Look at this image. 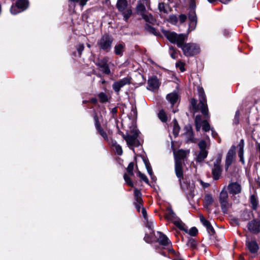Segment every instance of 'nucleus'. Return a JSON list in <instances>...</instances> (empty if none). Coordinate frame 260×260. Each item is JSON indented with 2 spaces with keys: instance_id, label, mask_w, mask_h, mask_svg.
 Listing matches in <instances>:
<instances>
[{
  "instance_id": "f257e3e1",
  "label": "nucleus",
  "mask_w": 260,
  "mask_h": 260,
  "mask_svg": "<svg viewBox=\"0 0 260 260\" xmlns=\"http://www.w3.org/2000/svg\"><path fill=\"white\" fill-rule=\"evenodd\" d=\"M199 97V103L197 104V101L192 98L191 100V105L194 112L200 111L205 116L208 115V109L207 105L206 95L202 87H197Z\"/></svg>"
},
{
  "instance_id": "f03ea898",
  "label": "nucleus",
  "mask_w": 260,
  "mask_h": 260,
  "mask_svg": "<svg viewBox=\"0 0 260 260\" xmlns=\"http://www.w3.org/2000/svg\"><path fill=\"white\" fill-rule=\"evenodd\" d=\"M165 218L169 222H173L180 230L186 231L184 223L176 215L172 207L168 206L164 212Z\"/></svg>"
},
{
  "instance_id": "7ed1b4c3",
  "label": "nucleus",
  "mask_w": 260,
  "mask_h": 260,
  "mask_svg": "<svg viewBox=\"0 0 260 260\" xmlns=\"http://www.w3.org/2000/svg\"><path fill=\"white\" fill-rule=\"evenodd\" d=\"M161 31L163 35L170 42L176 44L178 47L184 42L185 36L183 34L178 35L174 32H170L163 29H161Z\"/></svg>"
},
{
  "instance_id": "20e7f679",
  "label": "nucleus",
  "mask_w": 260,
  "mask_h": 260,
  "mask_svg": "<svg viewBox=\"0 0 260 260\" xmlns=\"http://www.w3.org/2000/svg\"><path fill=\"white\" fill-rule=\"evenodd\" d=\"M131 0H118L117 8L122 12V15L125 21H127L132 14L131 8L128 6Z\"/></svg>"
},
{
  "instance_id": "39448f33",
  "label": "nucleus",
  "mask_w": 260,
  "mask_h": 260,
  "mask_svg": "<svg viewBox=\"0 0 260 260\" xmlns=\"http://www.w3.org/2000/svg\"><path fill=\"white\" fill-rule=\"evenodd\" d=\"M132 134H128L126 135H123V137L126 141L129 147L134 151L133 147H138L140 145V143L138 140L139 132L137 128H134L131 131Z\"/></svg>"
},
{
  "instance_id": "423d86ee",
  "label": "nucleus",
  "mask_w": 260,
  "mask_h": 260,
  "mask_svg": "<svg viewBox=\"0 0 260 260\" xmlns=\"http://www.w3.org/2000/svg\"><path fill=\"white\" fill-rule=\"evenodd\" d=\"M113 41V39L111 36L105 34L98 40L97 45L101 50L109 52L111 49Z\"/></svg>"
},
{
  "instance_id": "0eeeda50",
  "label": "nucleus",
  "mask_w": 260,
  "mask_h": 260,
  "mask_svg": "<svg viewBox=\"0 0 260 260\" xmlns=\"http://www.w3.org/2000/svg\"><path fill=\"white\" fill-rule=\"evenodd\" d=\"M179 48H181L184 54L186 56H193L200 51L199 46L194 43L184 44L183 42Z\"/></svg>"
},
{
  "instance_id": "6e6552de",
  "label": "nucleus",
  "mask_w": 260,
  "mask_h": 260,
  "mask_svg": "<svg viewBox=\"0 0 260 260\" xmlns=\"http://www.w3.org/2000/svg\"><path fill=\"white\" fill-rule=\"evenodd\" d=\"M219 201L220 204L222 211L224 213H227L229 209L231 207V204L229 202V196L226 190L222 189L219 196Z\"/></svg>"
},
{
  "instance_id": "1a4fd4ad",
  "label": "nucleus",
  "mask_w": 260,
  "mask_h": 260,
  "mask_svg": "<svg viewBox=\"0 0 260 260\" xmlns=\"http://www.w3.org/2000/svg\"><path fill=\"white\" fill-rule=\"evenodd\" d=\"M200 151L196 157V160L198 162H201L207 157L208 151L206 150L207 143L205 140H201L198 144Z\"/></svg>"
},
{
  "instance_id": "9d476101",
  "label": "nucleus",
  "mask_w": 260,
  "mask_h": 260,
  "mask_svg": "<svg viewBox=\"0 0 260 260\" xmlns=\"http://www.w3.org/2000/svg\"><path fill=\"white\" fill-rule=\"evenodd\" d=\"M28 7V1L27 0H18L17 1L15 6H12L11 8V13L16 15L21 12Z\"/></svg>"
},
{
  "instance_id": "9b49d317",
  "label": "nucleus",
  "mask_w": 260,
  "mask_h": 260,
  "mask_svg": "<svg viewBox=\"0 0 260 260\" xmlns=\"http://www.w3.org/2000/svg\"><path fill=\"white\" fill-rule=\"evenodd\" d=\"M188 19L189 21L188 30L191 31L193 30L197 26V17L194 10H191L188 14Z\"/></svg>"
},
{
  "instance_id": "f8f14e48",
  "label": "nucleus",
  "mask_w": 260,
  "mask_h": 260,
  "mask_svg": "<svg viewBox=\"0 0 260 260\" xmlns=\"http://www.w3.org/2000/svg\"><path fill=\"white\" fill-rule=\"evenodd\" d=\"M108 58L104 57L102 59H99L96 63V65L101 69V70L106 74L110 73V70L108 65Z\"/></svg>"
},
{
  "instance_id": "ddd939ff",
  "label": "nucleus",
  "mask_w": 260,
  "mask_h": 260,
  "mask_svg": "<svg viewBox=\"0 0 260 260\" xmlns=\"http://www.w3.org/2000/svg\"><path fill=\"white\" fill-rule=\"evenodd\" d=\"M235 146H232L226 154L225 164V169L226 171L229 169V167L232 165L233 161L235 155Z\"/></svg>"
},
{
  "instance_id": "4468645a",
  "label": "nucleus",
  "mask_w": 260,
  "mask_h": 260,
  "mask_svg": "<svg viewBox=\"0 0 260 260\" xmlns=\"http://www.w3.org/2000/svg\"><path fill=\"white\" fill-rule=\"evenodd\" d=\"M249 231L253 234H257L260 232V220L253 219L249 222L247 225Z\"/></svg>"
},
{
  "instance_id": "2eb2a0df",
  "label": "nucleus",
  "mask_w": 260,
  "mask_h": 260,
  "mask_svg": "<svg viewBox=\"0 0 260 260\" xmlns=\"http://www.w3.org/2000/svg\"><path fill=\"white\" fill-rule=\"evenodd\" d=\"M93 118H94L95 127L98 133L105 140H106L107 141H109V139H108L107 133L103 129V128L101 127L100 122L98 120V116L96 115V114H95L94 115Z\"/></svg>"
},
{
  "instance_id": "dca6fc26",
  "label": "nucleus",
  "mask_w": 260,
  "mask_h": 260,
  "mask_svg": "<svg viewBox=\"0 0 260 260\" xmlns=\"http://www.w3.org/2000/svg\"><path fill=\"white\" fill-rule=\"evenodd\" d=\"M134 196L135 199V205L137 210L138 212H140L141 208H142V193L137 189H135L134 190Z\"/></svg>"
},
{
  "instance_id": "f3484780",
  "label": "nucleus",
  "mask_w": 260,
  "mask_h": 260,
  "mask_svg": "<svg viewBox=\"0 0 260 260\" xmlns=\"http://www.w3.org/2000/svg\"><path fill=\"white\" fill-rule=\"evenodd\" d=\"M228 189L230 194H237L241 192V186L238 182H232L228 185Z\"/></svg>"
},
{
  "instance_id": "a211bd4d",
  "label": "nucleus",
  "mask_w": 260,
  "mask_h": 260,
  "mask_svg": "<svg viewBox=\"0 0 260 260\" xmlns=\"http://www.w3.org/2000/svg\"><path fill=\"white\" fill-rule=\"evenodd\" d=\"M200 221L205 226L209 235H213L215 234V231L210 222L207 220L203 215L200 216Z\"/></svg>"
},
{
  "instance_id": "6ab92c4d",
  "label": "nucleus",
  "mask_w": 260,
  "mask_h": 260,
  "mask_svg": "<svg viewBox=\"0 0 260 260\" xmlns=\"http://www.w3.org/2000/svg\"><path fill=\"white\" fill-rule=\"evenodd\" d=\"M157 241L158 243L163 246H168L171 244V242L166 235L160 232H157Z\"/></svg>"
},
{
  "instance_id": "aec40b11",
  "label": "nucleus",
  "mask_w": 260,
  "mask_h": 260,
  "mask_svg": "<svg viewBox=\"0 0 260 260\" xmlns=\"http://www.w3.org/2000/svg\"><path fill=\"white\" fill-rule=\"evenodd\" d=\"M246 244L251 253L255 254L257 252L259 249L258 245L255 241L247 240Z\"/></svg>"
},
{
  "instance_id": "412c9836",
  "label": "nucleus",
  "mask_w": 260,
  "mask_h": 260,
  "mask_svg": "<svg viewBox=\"0 0 260 260\" xmlns=\"http://www.w3.org/2000/svg\"><path fill=\"white\" fill-rule=\"evenodd\" d=\"M175 173L177 177L180 180L183 177L182 162L180 159H177L175 161Z\"/></svg>"
},
{
  "instance_id": "4be33fe9",
  "label": "nucleus",
  "mask_w": 260,
  "mask_h": 260,
  "mask_svg": "<svg viewBox=\"0 0 260 260\" xmlns=\"http://www.w3.org/2000/svg\"><path fill=\"white\" fill-rule=\"evenodd\" d=\"M148 1L147 0H142L140 1L137 6L136 9L137 13L141 16L145 14L146 8L145 5H147Z\"/></svg>"
},
{
  "instance_id": "5701e85b",
  "label": "nucleus",
  "mask_w": 260,
  "mask_h": 260,
  "mask_svg": "<svg viewBox=\"0 0 260 260\" xmlns=\"http://www.w3.org/2000/svg\"><path fill=\"white\" fill-rule=\"evenodd\" d=\"M222 172L221 166H213L212 169V174L214 180H218L220 178Z\"/></svg>"
},
{
  "instance_id": "b1692460",
  "label": "nucleus",
  "mask_w": 260,
  "mask_h": 260,
  "mask_svg": "<svg viewBox=\"0 0 260 260\" xmlns=\"http://www.w3.org/2000/svg\"><path fill=\"white\" fill-rule=\"evenodd\" d=\"M124 47L125 44L123 43L116 45L114 47V53L117 55L122 56Z\"/></svg>"
},
{
  "instance_id": "393cba45",
  "label": "nucleus",
  "mask_w": 260,
  "mask_h": 260,
  "mask_svg": "<svg viewBox=\"0 0 260 260\" xmlns=\"http://www.w3.org/2000/svg\"><path fill=\"white\" fill-rule=\"evenodd\" d=\"M109 143L114 147L115 152L119 155L122 154L123 151L121 147L117 144L116 141L111 140Z\"/></svg>"
},
{
  "instance_id": "a878e982",
  "label": "nucleus",
  "mask_w": 260,
  "mask_h": 260,
  "mask_svg": "<svg viewBox=\"0 0 260 260\" xmlns=\"http://www.w3.org/2000/svg\"><path fill=\"white\" fill-rule=\"evenodd\" d=\"M166 98L172 105H174L176 103L178 96L176 93L172 92L168 94Z\"/></svg>"
},
{
  "instance_id": "bb28decb",
  "label": "nucleus",
  "mask_w": 260,
  "mask_h": 260,
  "mask_svg": "<svg viewBox=\"0 0 260 260\" xmlns=\"http://www.w3.org/2000/svg\"><path fill=\"white\" fill-rule=\"evenodd\" d=\"M159 86V82H148L146 87L149 90L155 91L157 90Z\"/></svg>"
},
{
  "instance_id": "cd10ccee",
  "label": "nucleus",
  "mask_w": 260,
  "mask_h": 260,
  "mask_svg": "<svg viewBox=\"0 0 260 260\" xmlns=\"http://www.w3.org/2000/svg\"><path fill=\"white\" fill-rule=\"evenodd\" d=\"M186 151L183 150H179L175 154V161L177 159H180L181 161L182 159H184L186 157Z\"/></svg>"
},
{
  "instance_id": "c85d7f7f",
  "label": "nucleus",
  "mask_w": 260,
  "mask_h": 260,
  "mask_svg": "<svg viewBox=\"0 0 260 260\" xmlns=\"http://www.w3.org/2000/svg\"><path fill=\"white\" fill-rule=\"evenodd\" d=\"M213 202V199L212 196L210 194H207L204 198V205L205 207L207 208L209 206L211 205Z\"/></svg>"
},
{
  "instance_id": "c756f323",
  "label": "nucleus",
  "mask_w": 260,
  "mask_h": 260,
  "mask_svg": "<svg viewBox=\"0 0 260 260\" xmlns=\"http://www.w3.org/2000/svg\"><path fill=\"white\" fill-rule=\"evenodd\" d=\"M158 117L162 122H166L168 120V116L164 110H161L158 113Z\"/></svg>"
},
{
  "instance_id": "7c9ffc66",
  "label": "nucleus",
  "mask_w": 260,
  "mask_h": 260,
  "mask_svg": "<svg viewBox=\"0 0 260 260\" xmlns=\"http://www.w3.org/2000/svg\"><path fill=\"white\" fill-rule=\"evenodd\" d=\"M142 18L147 22L151 24H154L155 22V19L150 14H144L142 16Z\"/></svg>"
},
{
  "instance_id": "2f4dec72",
  "label": "nucleus",
  "mask_w": 260,
  "mask_h": 260,
  "mask_svg": "<svg viewBox=\"0 0 260 260\" xmlns=\"http://www.w3.org/2000/svg\"><path fill=\"white\" fill-rule=\"evenodd\" d=\"M143 161L147 169L148 173L151 176V178L153 179V171L150 164L149 163L148 159H143Z\"/></svg>"
},
{
  "instance_id": "473e14b6",
  "label": "nucleus",
  "mask_w": 260,
  "mask_h": 260,
  "mask_svg": "<svg viewBox=\"0 0 260 260\" xmlns=\"http://www.w3.org/2000/svg\"><path fill=\"white\" fill-rule=\"evenodd\" d=\"M250 200L252 209L253 210H256L258 205V201L256 197L254 194L251 195L250 196Z\"/></svg>"
},
{
  "instance_id": "72a5a7b5",
  "label": "nucleus",
  "mask_w": 260,
  "mask_h": 260,
  "mask_svg": "<svg viewBox=\"0 0 260 260\" xmlns=\"http://www.w3.org/2000/svg\"><path fill=\"white\" fill-rule=\"evenodd\" d=\"M131 82H114L113 84V88L116 92H118L120 88L123 87L126 83H130Z\"/></svg>"
},
{
  "instance_id": "f704fd0d",
  "label": "nucleus",
  "mask_w": 260,
  "mask_h": 260,
  "mask_svg": "<svg viewBox=\"0 0 260 260\" xmlns=\"http://www.w3.org/2000/svg\"><path fill=\"white\" fill-rule=\"evenodd\" d=\"M187 196L188 198H192L194 196V186L193 185H189L188 187H187V189L185 190Z\"/></svg>"
},
{
  "instance_id": "c9c22d12",
  "label": "nucleus",
  "mask_w": 260,
  "mask_h": 260,
  "mask_svg": "<svg viewBox=\"0 0 260 260\" xmlns=\"http://www.w3.org/2000/svg\"><path fill=\"white\" fill-rule=\"evenodd\" d=\"M174 126H173V134L175 137H177L179 134L180 131L179 126L177 123L176 119L173 120Z\"/></svg>"
},
{
  "instance_id": "e433bc0d",
  "label": "nucleus",
  "mask_w": 260,
  "mask_h": 260,
  "mask_svg": "<svg viewBox=\"0 0 260 260\" xmlns=\"http://www.w3.org/2000/svg\"><path fill=\"white\" fill-rule=\"evenodd\" d=\"M100 101L101 103H106L108 101V96L104 92H101L98 95Z\"/></svg>"
},
{
  "instance_id": "4c0bfd02",
  "label": "nucleus",
  "mask_w": 260,
  "mask_h": 260,
  "mask_svg": "<svg viewBox=\"0 0 260 260\" xmlns=\"http://www.w3.org/2000/svg\"><path fill=\"white\" fill-rule=\"evenodd\" d=\"M202 129L205 132H208L210 129V126L207 120H203L202 124Z\"/></svg>"
},
{
  "instance_id": "58836bf2",
  "label": "nucleus",
  "mask_w": 260,
  "mask_h": 260,
  "mask_svg": "<svg viewBox=\"0 0 260 260\" xmlns=\"http://www.w3.org/2000/svg\"><path fill=\"white\" fill-rule=\"evenodd\" d=\"M187 244L193 249L196 248L197 247V242L193 239H189Z\"/></svg>"
},
{
  "instance_id": "ea45409f",
  "label": "nucleus",
  "mask_w": 260,
  "mask_h": 260,
  "mask_svg": "<svg viewBox=\"0 0 260 260\" xmlns=\"http://www.w3.org/2000/svg\"><path fill=\"white\" fill-rule=\"evenodd\" d=\"M134 163L133 162H130L128 166V167L126 168V170L127 173L129 175H133L134 172H133V169H134Z\"/></svg>"
},
{
  "instance_id": "a19ab883",
  "label": "nucleus",
  "mask_w": 260,
  "mask_h": 260,
  "mask_svg": "<svg viewBox=\"0 0 260 260\" xmlns=\"http://www.w3.org/2000/svg\"><path fill=\"white\" fill-rule=\"evenodd\" d=\"M146 226L152 232L153 229V222L152 220H149L148 219L145 220Z\"/></svg>"
},
{
  "instance_id": "79ce46f5",
  "label": "nucleus",
  "mask_w": 260,
  "mask_h": 260,
  "mask_svg": "<svg viewBox=\"0 0 260 260\" xmlns=\"http://www.w3.org/2000/svg\"><path fill=\"white\" fill-rule=\"evenodd\" d=\"M169 21L173 24H175L178 21V18L176 15H170L169 16Z\"/></svg>"
},
{
  "instance_id": "37998d69",
  "label": "nucleus",
  "mask_w": 260,
  "mask_h": 260,
  "mask_svg": "<svg viewBox=\"0 0 260 260\" xmlns=\"http://www.w3.org/2000/svg\"><path fill=\"white\" fill-rule=\"evenodd\" d=\"M185 64L182 61H178L176 63V66L177 68H179V69L180 70L181 72H183L185 71L184 68Z\"/></svg>"
},
{
  "instance_id": "c03bdc74",
  "label": "nucleus",
  "mask_w": 260,
  "mask_h": 260,
  "mask_svg": "<svg viewBox=\"0 0 260 260\" xmlns=\"http://www.w3.org/2000/svg\"><path fill=\"white\" fill-rule=\"evenodd\" d=\"M159 11L161 13H166L167 11L165 9V5L164 3H159L158 7Z\"/></svg>"
},
{
  "instance_id": "a18cd8bd",
  "label": "nucleus",
  "mask_w": 260,
  "mask_h": 260,
  "mask_svg": "<svg viewBox=\"0 0 260 260\" xmlns=\"http://www.w3.org/2000/svg\"><path fill=\"white\" fill-rule=\"evenodd\" d=\"M124 179L126 183L130 186H133V183L128 175L125 174L123 176Z\"/></svg>"
},
{
  "instance_id": "49530a36",
  "label": "nucleus",
  "mask_w": 260,
  "mask_h": 260,
  "mask_svg": "<svg viewBox=\"0 0 260 260\" xmlns=\"http://www.w3.org/2000/svg\"><path fill=\"white\" fill-rule=\"evenodd\" d=\"M77 50L78 51L79 55L80 56L82 54V51L84 49V46L83 44H79L76 47Z\"/></svg>"
},
{
  "instance_id": "de8ad7c7",
  "label": "nucleus",
  "mask_w": 260,
  "mask_h": 260,
  "mask_svg": "<svg viewBox=\"0 0 260 260\" xmlns=\"http://www.w3.org/2000/svg\"><path fill=\"white\" fill-rule=\"evenodd\" d=\"M222 155L221 154H219L217 156V158L214 162V166H220V164L221 161Z\"/></svg>"
},
{
  "instance_id": "09e8293b",
  "label": "nucleus",
  "mask_w": 260,
  "mask_h": 260,
  "mask_svg": "<svg viewBox=\"0 0 260 260\" xmlns=\"http://www.w3.org/2000/svg\"><path fill=\"white\" fill-rule=\"evenodd\" d=\"M198 233V230L196 227H192L189 231L188 234L192 236H194Z\"/></svg>"
},
{
  "instance_id": "8fccbe9b",
  "label": "nucleus",
  "mask_w": 260,
  "mask_h": 260,
  "mask_svg": "<svg viewBox=\"0 0 260 260\" xmlns=\"http://www.w3.org/2000/svg\"><path fill=\"white\" fill-rule=\"evenodd\" d=\"M139 176L141 178V179L143 180L145 183L148 184L149 180L147 178V177L145 175L141 173L140 172H138Z\"/></svg>"
},
{
  "instance_id": "3c124183",
  "label": "nucleus",
  "mask_w": 260,
  "mask_h": 260,
  "mask_svg": "<svg viewBox=\"0 0 260 260\" xmlns=\"http://www.w3.org/2000/svg\"><path fill=\"white\" fill-rule=\"evenodd\" d=\"M147 29H148V30L149 31L152 33L153 34H154L155 36H157L159 35V33L158 32H157L156 29L152 26H148L147 27Z\"/></svg>"
},
{
  "instance_id": "603ef678",
  "label": "nucleus",
  "mask_w": 260,
  "mask_h": 260,
  "mask_svg": "<svg viewBox=\"0 0 260 260\" xmlns=\"http://www.w3.org/2000/svg\"><path fill=\"white\" fill-rule=\"evenodd\" d=\"M169 48H170V53L171 56L173 59L176 58V51H175L174 48L172 46H170Z\"/></svg>"
},
{
  "instance_id": "864d4df0",
  "label": "nucleus",
  "mask_w": 260,
  "mask_h": 260,
  "mask_svg": "<svg viewBox=\"0 0 260 260\" xmlns=\"http://www.w3.org/2000/svg\"><path fill=\"white\" fill-rule=\"evenodd\" d=\"M203 121L202 119V116L200 115H197L195 118V124L199 123L203 124Z\"/></svg>"
},
{
  "instance_id": "5fc2aeb1",
  "label": "nucleus",
  "mask_w": 260,
  "mask_h": 260,
  "mask_svg": "<svg viewBox=\"0 0 260 260\" xmlns=\"http://www.w3.org/2000/svg\"><path fill=\"white\" fill-rule=\"evenodd\" d=\"M239 116H240V112L239 110H237L236 112L235 118H234V122L236 124H237L239 123Z\"/></svg>"
},
{
  "instance_id": "6e6d98bb",
  "label": "nucleus",
  "mask_w": 260,
  "mask_h": 260,
  "mask_svg": "<svg viewBox=\"0 0 260 260\" xmlns=\"http://www.w3.org/2000/svg\"><path fill=\"white\" fill-rule=\"evenodd\" d=\"M186 18H187V17L185 15L181 14L179 16V20H180V23L184 22L185 21V20H186Z\"/></svg>"
},
{
  "instance_id": "4d7b16f0",
  "label": "nucleus",
  "mask_w": 260,
  "mask_h": 260,
  "mask_svg": "<svg viewBox=\"0 0 260 260\" xmlns=\"http://www.w3.org/2000/svg\"><path fill=\"white\" fill-rule=\"evenodd\" d=\"M239 150L244 149V141L243 139H241L238 146Z\"/></svg>"
},
{
  "instance_id": "13d9d810",
  "label": "nucleus",
  "mask_w": 260,
  "mask_h": 260,
  "mask_svg": "<svg viewBox=\"0 0 260 260\" xmlns=\"http://www.w3.org/2000/svg\"><path fill=\"white\" fill-rule=\"evenodd\" d=\"M142 214L144 218L145 219V220H146V219H148V216H147V214L146 210L143 207L142 208Z\"/></svg>"
},
{
  "instance_id": "bf43d9fd",
  "label": "nucleus",
  "mask_w": 260,
  "mask_h": 260,
  "mask_svg": "<svg viewBox=\"0 0 260 260\" xmlns=\"http://www.w3.org/2000/svg\"><path fill=\"white\" fill-rule=\"evenodd\" d=\"M87 2V0H79L78 2H79L80 5L81 7L84 6Z\"/></svg>"
},
{
  "instance_id": "052dcab7",
  "label": "nucleus",
  "mask_w": 260,
  "mask_h": 260,
  "mask_svg": "<svg viewBox=\"0 0 260 260\" xmlns=\"http://www.w3.org/2000/svg\"><path fill=\"white\" fill-rule=\"evenodd\" d=\"M201 183L204 188L208 187L209 186V183L203 182L202 181H201Z\"/></svg>"
},
{
  "instance_id": "680f3d73",
  "label": "nucleus",
  "mask_w": 260,
  "mask_h": 260,
  "mask_svg": "<svg viewBox=\"0 0 260 260\" xmlns=\"http://www.w3.org/2000/svg\"><path fill=\"white\" fill-rule=\"evenodd\" d=\"M244 156V149L239 150L238 151V156Z\"/></svg>"
},
{
  "instance_id": "e2e57ef3",
  "label": "nucleus",
  "mask_w": 260,
  "mask_h": 260,
  "mask_svg": "<svg viewBox=\"0 0 260 260\" xmlns=\"http://www.w3.org/2000/svg\"><path fill=\"white\" fill-rule=\"evenodd\" d=\"M195 124L197 131H199L201 129V126H202V124L197 123Z\"/></svg>"
},
{
  "instance_id": "0e129e2a",
  "label": "nucleus",
  "mask_w": 260,
  "mask_h": 260,
  "mask_svg": "<svg viewBox=\"0 0 260 260\" xmlns=\"http://www.w3.org/2000/svg\"><path fill=\"white\" fill-rule=\"evenodd\" d=\"M239 158H240V161H241L242 164H244L245 163V161H244V156H239Z\"/></svg>"
},
{
  "instance_id": "69168bd1",
  "label": "nucleus",
  "mask_w": 260,
  "mask_h": 260,
  "mask_svg": "<svg viewBox=\"0 0 260 260\" xmlns=\"http://www.w3.org/2000/svg\"><path fill=\"white\" fill-rule=\"evenodd\" d=\"M117 111L116 108H114L111 110V112L113 114H116L117 113Z\"/></svg>"
},
{
  "instance_id": "338daca9",
  "label": "nucleus",
  "mask_w": 260,
  "mask_h": 260,
  "mask_svg": "<svg viewBox=\"0 0 260 260\" xmlns=\"http://www.w3.org/2000/svg\"><path fill=\"white\" fill-rule=\"evenodd\" d=\"M148 238H149L148 236L147 235H145V237H144V240H145L146 242H148H148H149V240H148Z\"/></svg>"
},
{
  "instance_id": "774afa93",
  "label": "nucleus",
  "mask_w": 260,
  "mask_h": 260,
  "mask_svg": "<svg viewBox=\"0 0 260 260\" xmlns=\"http://www.w3.org/2000/svg\"><path fill=\"white\" fill-rule=\"evenodd\" d=\"M90 102L92 103H95L97 102V100L95 98H93L90 100Z\"/></svg>"
}]
</instances>
